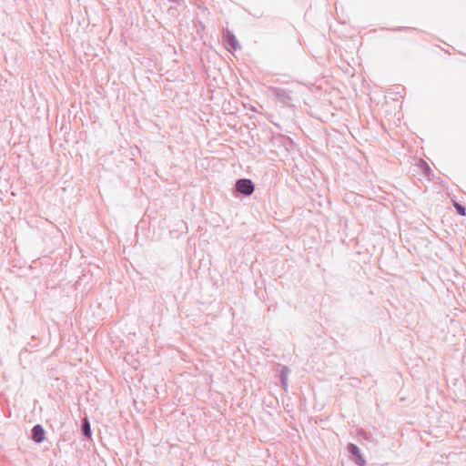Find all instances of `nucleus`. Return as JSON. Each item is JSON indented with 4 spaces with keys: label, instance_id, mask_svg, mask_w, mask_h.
Returning a JSON list of instances; mask_svg holds the SVG:
<instances>
[{
    "label": "nucleus",
    "instance_id": "f257e3e1",
    "mask_svg": "<svg viewBox=\"0 0 466 466\" xmlns=\"http://www.w3.org/2000/svg\"><path fill=\"white\" fill-rule=\"evenodd\" d=\"M268 96H272L277 102L283 105L284 106H289L291 105V90L277 86H268Z\"/></svg>",
    "mask_w": 466,
    "mask_h": 466
},
{
    "label": "nucleus",
    "instance_id": "f03ea898",
    "mask_svg": "<svg viewBox=\"0 0 466 466\" xmlns=\"http://www.w3.org/2000/svg\"><path fill=\"white\" fill-rule=\"evenodd\" d=\"M255 191V185L249 178H239L236 181L234 187V193L236 196L243 195L249 197Z\"/></svg>",
    "mask_w": 466,
    "mask_h": 466
},
{
    "label": "nucleus",
    "instance_id": "7ed1b4c3",
    "mask_svg": "<svg viewBox=\"0 0 466 466\" xmlns=\"http://www.w3.org/2000/svg\"><path fill=\"white\" fill-rule=\"evenodd\" d=\"M348 452L350 454L351 461L358 466H365L366 460L361 454L360 448L354 443H349L347 446Z\"/></svg>",
    "mask_w": 466,
    "mask_h": 466
},
{
    "label": "nucleus",
    "instance_id": "20e7f679",
    "mask_svg": "<svg viewBox=\"0 0 466 466\" xmlns=\"http://www.w3.org/2000/svg\"><path fill=\"white\" fill-rule=\"evenodd\" d=\"M46 431L41 424L35 425L31 430V439L35 443H42L45 440Z\"/></svg>",
    "mask_w": 466,
    "mask_h": 466
},
{
    "label": "nucleus",
    "instance_id": "39448f33",
    "mask_svg": "<svg viewBox=\"0 0 466 466\" xmlns=\"http://www.w3.org/2000/svg\"><path fill=\"white\" fill-rule=\"evenodd\" d=\"M224 41L228 45L231 46L235 50L240 49V45L238 44L236 36L233 35L232 32L227 30L223 34Z\"/></svg>",
    "mask_w": 466,
    "mask_h": 466
},
{
    "label": "nucleus",
    "instance_id": "423d86ee",
    "mask_svg": "<svg viewBox=\"0 0 466 466\" xmlns=\"http://www.w3.org/2000/svg\"><path fill=\"white\" fill-rule=\"evenodd\" d=\"M290 373V370L288 366H282L279 371V380L282 388L287 390L288 389V377Z\"/></svg>",
    "mask_w": 466,
    "mask_h": 466
},
{
    "label": "nucleus",
    "instance_id": "0eeeda50",
    "mask_svg": "<svg viewBox=\"0 0 466 466\" xmlns=\"http://www.w3.org/2000/svg\"><path fill=\"white\" fill-rule=\"evenodd\" d=\"M81 432L84 437L91 438V435H92L91 425H90L89 420L86 418L82 420Z\"/></svg>",
    "mask_w": 466,
    "mask_h": 466
},
{
    "label": "nucleus",
    "instance_id": "6e6552de",
    "mask_svg": "<svg viewBox=\"0 0 466 466\" xmlns=\"http://www.w3.org/2000/svg\"><path fill=\"white\" fill-rule=\"evenodd\" d=\"M454 208L460 216L466 215V208L460 203L454 202Z\"/></svg>",
    "mask_w": 466,
    "mask_h": 466
},
{
    "label": "nucleus",
    "instance_id": "1a4fd4ad",
    "mask_svg": "<svg viewBox=\"0 0 466 466\" xmlns=\"http://www.w3.org/2000/svg\"><path fill=\"white\" fill-rule=\"evenodd\" d=\"M423 165H424V174L426 176H429V174L431 172V169L426 162H423Z\"/></svg>",
    "mask_w": 466,
    "mask_h": 466
},
{
    "label": "nucleus",
    "instance_id": "9d476101",
    "mask_svg": "<svg viewBox=\"0 0 466 466\" xmlns=\"http://www.w3.org/2000/svg\"><path fill=\"white\" fill-rule=\"evenodd\" d=\"M171 3L177 4V5H184V0H169Z\"/></svg>",
    "mask_w": 466,
    "mask_h": 466
}]
</instances>
